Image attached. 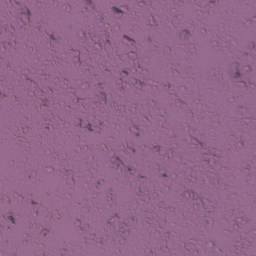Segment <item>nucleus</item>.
Instances as JSON below:
<instances>
[{"label": "nucleus", "mask_w": 256, "mask_h": 256, "mask_svg": "<svg viewBox=\"0 0 256 256\" xmlns=\"http://www.w3.org/2000/svg\"><path fill=\"white\" fill-rule=\"evenodd\" d=\"M114 11H115L116 13H120V12H121V10H119V9H117V8H114Z\"/></svg>", "instance_id": "obj_2"}, {"label": "nucleus", "mask_w": 256, "mask_h": 256, "mask_svg": "<svg viewBox=\"0 0 256 256\" xmlns=\"http://www.w3.org/2000/svg\"><path fill=\"white\" fill-rule=\"evenodd\" d=\"M9 219L12 221V223H15V218H13V216H10Z\"/></svg>", "instance_id": "obj_1"}]
</instances>
